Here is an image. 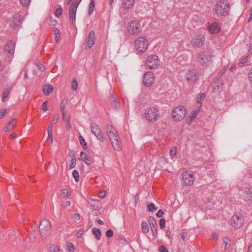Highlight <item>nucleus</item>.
I'll list each match as a JSON object with an SVG mask.
<instances>
[{"label":"nucleus","mask_w":252,"mask_h":252,"mask_svg":"<svg viewBox=\"0 0 252 252\" xmlns=\"http://www.w3.org/2000/svg\"><path fill=\"white\" fill-rule=\"evenodd\" d=\"M230 6L227 0H220L215 6L216 14L219 16H225L228 14Z\"/></svg>","instance_id":"f257e3e1"},{"label":"nucleus","mask_w":252,"mask_h":252,"mask_svg":"<svg viewBox=\"0 0 252 252\" xmlns=\"http://www.w3.org/2000/svg\"><path fill=\"white\" fill-rule=\"evenodd\" d=\"M187 111L186 108L182 106L175 107L172 112V116L176 121H181L186 116Z\"/></svg>","instance_id":"f03ea898"},{"label":"nucleus","mask_w":252,"mask_h":252,"mask_svg":"<svg viewBox=\"0 0 252 252\" xmlns=\"http://www.w3.org/2000/svg\"><path fill=\"white\" fill-rule=\"evenodd\" d=\"M145 116L147 120L154 122L158 119L159 117V112L157 108L150 107L146 110Z\"/></svg>","instance_id":"7ed1b4c3"},{"label":"nucleus","mask_w":252,"mask_h":252,"mask_svg":"<svg viewBox=\"0 0 252 252\" xmlns=\"http://www.w3.org/2000/svg\"><path fill=\"white\" fill-rule=\"evenodd\" d=\"M148 41L143 37H139L135 41L134 46L136 50L141 53L145 52L148 47Z\"/></svg>","instance_id":"20e7f679"},{"label":"nucleus","mask_w":252,"mask_h":252,"mask_svg":"<svg viewBox=\"0 0 252 252\" xmlns=\"http://www.w3.org/2000/svg\"><path fill=\"white\" fill-rule=\"evenodd\" d=\"M141 30V26L137 20L130 21L127 25V31L128 32L133 35L138 34Z\"/></svg>","instance_id":"39448f33"},{"label":"nucleus","mask_w":252,"mask_h":252,"mask_svg":"<svg viewBox=\"0 0 252 252\" xmlns=\"http://www.w3.org/2000/svg\"><path fill=\"white\" fill-rule=\"evenodd\" d=\"M211 54L208 51H203L198 54L197 61L202 66L207 65L211 61Z\"/></svg>","instance_id":"423d86ee"},{"label":"nucleus","mask_w":252,"mask_h":252,"mask_svg":"<svg viewBox=\"0 0 252 252\" xmlns=\"http://www.w3.org/2000/svg\"><path fill=\"white\" fill-rule=\"evenodd\" d=\"M244 221V217L241 214H234L231 220V223L232 226L235 228H241Z\"/></svg>","instance_id":"0eeeda50"},{"label":"nucleus","mask_w":252,"mask_h":252,"mask_svg":"<svg viewBox=\"0 0 252 252\" xmlns=\"http://www.w3.org/2000/svg\"><path fill=\"white\" fill-rule=\"evenodd\" d=\"M80 1H73L71 3L69 9V20L71 24H73L76 19V13L77 7Z\"/></svg>","instance_id":"6e6552de"},{"label":"nucleus","mask_w":252,"mask_h":252,"mask_svg":"<svg viewBox=\"0 0 252 252\" xmlns=\"http://www.w3.org/2000/svg\"><path fill=\"white\" fill-rule=\"evenodd\" d=\"M90 127L92 133L96 136L98 140L103 142L104 140L103 135L98 125L95 123H92Z\"/></svg>","instance_id":"1a4fd4ad"},{"label":"nucleus","mask_w":252,"mask_h":252,"mask_svg":"<svg viewBox=\"0 0 252 252\" xmlns=\"http://www.w3.org/2000/svg\"><path fill=\"white\" fill-rule=\"evenodd\" d=\"M147 66L150 69L156 68L159 64V60L157 55L149 56L146 61Z\"/></svg>","instance_id":"9d476101"},{"label":"nucleus","mask_w":252,"mask_h":252,"mask_svg":"<svg viewBox=\"0 0 252 252\" xmlns=\"http://www.w3.org/2000/svg\"><path fill=\"white\" fill-rule=\"evenodd\" d=\"M205 36L202 34H199L194 36L191 40V43L194 47H200L204 44Z\"/></svg>","instance_id":"9b49d317"},{"label":"nucleus","mask_w":252,"mask_h":252,"mask_svg":"<svg viewBox=\"0 0 252 252\" xmlns=\"http://www.w3.org/2000/svg\"><path fill=\"white\" fill-rule=\"evenodd\" d=\"M182 183L186 186H190L194 181L193 175L188 172H185L181 175Z\"/></svg>","instance_id":"f8f14e48"},{"label":"nucleus","mask_w":252,"mask_h":252,"mask_svg":"<svg viewBox=\"0 0 252 252\" xmlns=\"http://www.w3.org/2000/svg\"><path fill=\"white\" fill-rule=\"evenodd\" d=\"M154 74L151 71L147 72L143 76V82L146 86H150L155 82Z\"/></svg>","instance_id":"ddd939ff"},{"label":"nucleus","mask_w":252,"mask_h":252,"mask_svg":"<svg viewBox=\"0 0 252 252\" xmlns=\"http://www.w3.org/2000/svg\"><path fill=\"white\" fill-rule=\"evenodd\" d=\"M95 32L94 31H91L87 38L86 46L85 48L86 50H89L94 46L95 42Z\"/></svg>","instance_id":"4468645a"},{"label":"nucleus","mask_w":252,"mask_h":252,"mask_svg":"<svg viewBox=\"0 0 252 252\" xmlns=\"http://www.w3.org/2000/svg\"><path fill=\"white\" fill-rule=\"evenodd\" d=\"M187 80L189 83L194 82L198 78V72L195 69L189 70L186 74Z\"/></svg>","instance_id":"2eb2a0df"},{"label":"nucleus","mask_w":252,"mask_h":252,"mask_svg":"<svg viewBox=\"0 0 252 252\" xmlns=\"http://www.w3.org/2000/svg\"><path fill=\"white\" fill-rule=\"evenodd\" d=\"M51 227L50 222L47 220H43L39 225V230L41 234L48 230Z\"/></svg>","instance_id":"dca6fc26"},{"label":"nucleus","mask_w":252,"mask_h":252,"mask_svg":"<svg viewBox=\"0 0 252 252\" xmlns=\"http://www.w3.org/2000/svg\"><path fill=\"white\" fill-rule=\"evenodd\" d=\"M109 138L113 148L117 151L120 150L121 149V144L119 140L118 134H117V135L110 136Z\"/></svg>","instance_id":"f3484780"},{"label":"nucleus","mask_w":252,"mask_h":252,"mask_svg":"<svg viewBox=\"0 0 252 252\" xmlns=\"http://www.w3.org/2000/svg\"><path fill=\"white\" fill-rule=\"evenodd\" d=\"M209 32L211 34H216L220 31V27L217 22H214L210 25L208 28Z\"/></svg>","instance_id":"a211bd4d"},{"label":"nucleus","mask_w":252,"mask_h":252,"mask_svg":"<svg viewBox=\"0 0 252 252\" xmlns=\"http://www.w3.org/2000/svg\"><path fill=\"white\" fill-rule=\"evenodd\" d=\"M149 223L151 228L153 235L155 236H157L158 234V226L155 218L151 217H150L149 220Z\"/></svg>","instance_id":"6ab92c4d"},{"label":"nucleus","mask_w":252,"mask_h":252,"mask_svg":"<svg viewBox=\"0 0 252 252\" xmlns=\"http://www.w3.org/2000/svg\"><path fill=\"white\" fill-rule=\"evenodd\" d=\"M80 156L82 159L87 164L90 165L93 163V158L92 157L88 155L86 153L81 152Z\"/></svg>","instance_id":"aec40b11"},{"label":"nucleus","mask_w":252,"mask_h":252,"mask_svg":"<svg viewBox=\"0 0 252 252\" xmlns=\"http://www.w3.org/2000/svg\"><path fill=\"white\" fill-rule=\"evenodd\" d=\"M110 100L112 106L116 109H118L120 107V103L118 99L115 97L114 94L111 95Z\"/></svg>","instance_id":"412c9836"},{"label":"nucleus","mask_w":252,"mask_h":252,"mask_svg":"<svg viewBox=\"0 0 252 252\" xmlns=\"http://www.w3.org/2000/svg\"><path fill=\"white\" fill-rule=\"evenodd\" d=\"M15 48V43L12 41H9L5 46V51H7L10 54L14 53Z\"/></svg>","instance_id":"4be33fe9"},{"label":"nucleus","mask_w":252,"mask_h":252,"mask_svg":"<svg viewBox=\"0 0 252 252\" xmlns=\"http://www.w3.org/2000/svg\"><path fill=\"white\" fill-rule=\"evenodd\" d=\"M243 199L246 201L252 200V188H247L244 190Z\"/></svg>","instance_id":"5701e85b"},{"label":"nucleus","mask_w":252,"mask_h":252,"mask_svg":"<svg viewBox=\"0 0 252 252\" xmlns=\"http://www.w3.org/2000/svg\"><path fill=\"white\" fill-rule=\"evenodd\" d=\"M107 132L110 137V136L117 135V131L114 128L113 126L110 124H107L106 126Z\"/></svg>","instance_id":"b1692460"},{"label":"nucleus","mask_w":252,"mask_h":252,"mask_svg":"<svg viewBox=\"0 0 252 252\" xmlns=\"http://www.w3.org/2000/svg\"><path fill=\"white\" fill-rule=\"evenodd\" d=\"M123 7L125 9H129L131 8L134 4V0H122Z\"/></svg>","instance_id":"393cba45"},{"label":"nucleus","mask_w":252,"mask_h":252,"mask_svg":"<svg viewBox=\"0 0 252 252\" xmlns=\"http://www.w3.org/2000/svg\"><path fill=\"white\" fill-rule=\"evenodd\" d=\"M53 87L51 85H46L43 87V91L45 95H48L53 91Z\"/></svg>","instance_id":"a878e982"},{"label":"nucleus","mask_w":252,"mask_h":252,"mask_svg":"<svg viewBox=\"0 0 252 252\" xmlns=\"http://www.w3.org/2000/svg\"><path fill=\"white\" fill-rule=\"evenodd\" d=\"M93 233L95 235V238L99 240L100 239V237L101 235V230L97 228H94L92 229Z\"/></svg>","instance_id":"bb28decb"},{"label":"nucleus","mask_w":252,"mask_h":252,"mask_svg":"<svg viewBox=\"0 0 252 252\" xmlns=\"http://www.w3.org/2000/svg\"><path fill=\"white\" fill-rule=\"evenodd\" d=\"M141 229L143 233L144 234H146L149 232V228L148 223L145 221L142 222Z\"/></svg>","instance_id":"cd10ccee"},{"label":"nucleus","mask_w":252,"mask_h":252,"mask_svg":"<svg viewBox=\"0 0 252 252\" xmlns=\"http://www.w3.org/2000/svg\"><path fill=\"white\" fill-rule=\"evenodd\" d=\"M250 59V57L249 56H247L245 58H243L242 59H241L238 63L239 66L240 67H242L244 66L245 64H247L248 63Z\"/></svg>","instance_id":"c85d7f7f"},{"label":"nucleus","mask_w":252,"mask_h":252,"mask_svg":"<svg viewBox=\"0 0 252 252\" xmlns=\"http://www.w3.org/2000/svg\"><path fill=\"white\" fill-rule=\"evenodd\" d=\"M78 138H79L80 143L81 145V146H82L84 150L87 149L88 148L87 145V143L86 142L84 138V137L80 135L79 136Z\"/></svg>","instance_id":"c756f323"},{"label":"nucleus","mask_w":252,"mask_h":252,"mask_svg":"<svg viewBox=\"0 0 252 252\" xmlns=\"http://www.w3.org/2000/svg\"><path fill=\"white\" fill-rule=\"evenodd\" d=\"M95 6V1L94 0H91V3L89 5L88 14L89 15L92 14L94 11Z\"/></svg>","instance_id":"7c9ffc66"},{"label":"nucleus","mask_w":252,"mask_h":252,"mask_svg":"<svg viewBox=\"0 0 252 252\" xmlns=\"http://www.w3.org/2000/svg\"><path fill=\"white\" fill-rule=\"evenodd\" d=\"M67 104V100H63L61 104V110L63 117L65 115V108Z\"/></svg>","instance_id":"2f4dec72"},{"label":"nucleus","mask_w":252,"mask_h":252,"mask_svg":"<svg viewBox=\"0 0 252 252\" xmlns=\"http://www.w3.org/2000/svg\"><path fill=\"white\" fill-rule=\"evenodd\" d=\"M54 32L55 34V41L56 42H58L60 37H61V33L60 30L57 28L54 29Z\"/></svg>","instance_id":"473e14b6"},{"label":"nucleus","mask_w":252,"mask_h":252,"mask_svg":"<svg viewBox=\"0 0 252 252\" xmlns=\"http://www.w3.org/2000/svg\"><path fill=\"white\" fill-rule=\"evenodd\" d=\"M157 208L155 207V205L154 203H151L148 205L147 211H150L152 212H154L155 210H157Z\"/></svg>","instance_id":"72a5a7b5"},{"label":"nucleus","mask_w":252,"mask_h":252,"mask_svg":"<svg viewBox=\"0 0 252 252\" xmlns=\"http://www.w3.org/2000/svg\"><path fill=\"white\" fill-rule=\"evenodd\" d=\"M51 252H60V248L59 246L52 245L49 248Z\"/></svg>","instance_id":"f704fd0d"},{"label":"nucleus","mask_w":252,"mask_h":252,"mask_svg":"<svg viewBox=\"0 0 252 252\" xmlns=\"http://www.w3.org/2000/svg\"><path fill=\"white\" fill-rule=\"evenodd\" d=\"M71 164L69 165V168L72 169L74 168L76 165V160L75 157L74 155L72 156V158L70 161Z\"/></svg>","instance_id":"c9c22d12"},{"label":"nucleus","mask_w":252,"mask_h":252,"mask_svg":"<svg viewBox=\"0 0 252 252\" xmlns=\"http://www.w3.org/2000/svg\"><path fill=\"white\" fill-rule=\"evenodd\" d=\"M67 251L68 252H74L75 247L72 243L67 244Z\"/></svg>","instance_id":"e433bc0d"},{"label":"nucleus","mask_w":252,"mask_h":252,"mask_svg":"<svg viewBox=\"0 0 252 252\" xmlns=\"http://www.w3.org/2000/svg\"><path fill=\"white\" fill-rule=\"evenodd\" d=\"M205 97V93H201L199 94V96L197 97L196 102L198 103L201 104L202 100Z\"/></svg>","instance_id":"4c0bfd02"},{"label":"nucleus","mask_w":252,"mask_h":252,"mask_svg":"<svg viewBox=\"0 0 252 252\" xmlns=\"http://www.w3.org/2000/svg\"><path fill=\"white\" fill-rule=\"evenodd\" d=\"M71 88L73 90H76L78 88V83L75 79H73L71 83Z\"/></svg>","instance_id":"58836bf2"},{"label":"nucleus","mask_w":252,"mask_h":252,"mask_svg":"<svg viewBox=\"0 0 252 252\" xmlns=\"http://www.w3.org/2000/svg\"><path fill=\"white\" fill-rule=\"evenodd\" d=\"M72 176L74 178L75 181L78 182L79 180V172L77 170H74L72 172Z\"/></svg>","instance_id":"ea45409f"},{"label":"nucleus","mask_w":252,"mask_h":252,"mask_svg":"<svg viewBox=\"0 0 252 252\" xmlns=\"http://www.w3.org/2000/svg\"><path fill=\"white\" fill-rule=\"evenodd\" d=\"M70 194L67 189H63L61 190V195L63 197L68 196Z\"/></svg>","instance_id":"a19ab883"},{"label":"nucleus","mask_w":252,"mask_h":252,"mask_svg":"<svg viewBox=\"0 0 252 252\" xmlns=\"http://www.w3.org/2000/svg\"><path fill=\"white\" fill-rule=\"evenodd\" d=\"M70 117L69 116H68L67 119V121H66V130L68 131H70V129H71V125H70Z\"/></svg>","instance_id":"79ce46f5"},{"label":"nucleus","mask_w":252,"mask_h":252,"mask_svg":"<svg viewBox=\"0 0 252 252\" xmlns=\"http://www.w3.org/2000/svg\"><path fill=\"white\" fill-rule=\"evenodd\" d=\"M31 0H20V2L23 6H27L30 4Z\"/></svg>","instance_id":"37998d69"},{"label":"nucleus","mask_w":252,"mask_h":252,"mask_svg":"<svg viewBox=\"0 0 252 252\" xmlns=\"http://www.w3.org/2000/svg\"><path fill=\"white\" fill-rule=\"evenodd\" d=\"M62 11H63V10H62V7L57 8V9L56 10V11L55 12V14L56 17H60L62 13Z\"/></svg>","instance_id":"c03bdc74"},{"label":"nucleus","mask_w":252,"mask_h":252,"mask_svg":"<svg viewBox=\"0 0 252 252\" xmlns=\"http://www.w3.org/2000/svg\"><path fill=\"white\" fill-rule=\"evenodd\" d=\"M48 101H44L42 104V110L43 111H46L48 110V107L47 105Z\"/></svg>","instance_id":"a18cd8bd"},{"label":"nucleus","mask_w":252,"mask_h":252,"mask_svg":"<svg viewBox=\"0 0 252 252\" xmlns=\"http://www.w3.org/2000/svg\"><path fill=\"white\" fill-rule=\"evenodd\" d=\"M8 95V92L7 91H5L3 92L2 95V101L3 102L5 101V98L7 97Z\"/></svg>","instance_id":"49530a36"},{"label":"nucleus","mask_w":252,"mask_h":252,"mask_svg":"<svg viewBox=\"0 0 252 252\" xmlns=\"http://www.w3.org/2000/svg\"><path fill=\"white\" fill-rule=\"evenodd\" d=\"M197 116V113L195 111L192 112L191 113V115L189 116V120L190 122L192 121Z\"/></svg>","instance_id":"de8ad7c7"},{"label":"nucleus","mask_w":252,"mask_h":252,"mask_svg":"<svg viewBox=\"0 0 252 252\" xmlns=\"http://www.w3.org/2000/svg\"><path fill=\"white\" fill-rule=\"evenodd\" d=\"M165 221L164 219H161L160 220L159 225H160V227L161 229H163V228L165 227Z\"/></svg>","instance_id":"09e8293b"},{"label":"nucleus","mask_w":252,"mask_h":252,"mask_svg":"<svg viewBox=\"0 0 252 252\" xmlns=\"http://www.w3.org/2000/svg\"><path fill=\"white\" fill-rule=\"evenodd\" d=\"M160 252H169L168 249L164 246H161L159 248Z\"/></svg>","instance_id":"8fccbe9b"},{"label":"nucleus","mask_w":252,"mask_h":252,"mask_svg":"<svg viewBox=\"0 0 252 252\" xmlns=\"http://www.w3.org/2000/svg\"><path fill=\"white\" fill-rule=\"evenodd\" d=\"M113 231H112V229H109L108 230H107V231L106 232V235L107 237H111L113 236Z\"/></svg>","instance_id":"3c124183"},{"label":"nucleus","mask_w":252,"mask_h":252,"mask_svg":"<svg viewBox=\"0 0 252 252\" xmlns=\"http://www.w3.org/2000/svg\"><path fill=\"white\" fill-rule=\"evenodd\" d=\"M163 215V212L162 210H159L157 213L156 214V216L158 218L161 217Z\"/></svg>","instance_id":"603ef678"},{"label":"nucleus","mask_w":252,"mask_h":252,"mask_svg":"<svg viewBox=\"0 0 252 252\" xmlns=\"http://www.w3.org/2000/svg\"><path fill=\"white\" fill-rule=\"evenodd\" d=\"M11 123H8V124L5 126L4 130L5 132L8 131L11 129Z\"/></svg>","instance_id":"864d4df0"},{"label":"nucleus","mask_w":252,"mask_h":252,"mask_svg":"<svg viewBox=\"0 0 252 252\" xmlns=\"http://www.w3.org/2000/svg\"><path fill=\"white\" fill-rule=\"evenodd\" d=\"M6 113V109H4L0 111V119H1Z\"/></svg>","instance_id":"5fc2aeb1"},{"label":"nucleus","mask_w":252,"mask_h":252,"mask_svg":"<svg viewBox=\"0 0 252 252\" xmlns=\"http://www.w3.org/2000/svg\"><path fill=\"white\" fill-rule=\"evenodd\" d=\"M106 193L105 190L100 191L98 194L99 197L102 198H104L106 196Z\"/></svg>","instance_id":"6e6d98bb"},{"label":"nucleus","mask_w":252,"mask_h":252,"mask_svg":"<svg viewBox=\"0 0 252 252\" xmlns=\"http://www.w3.org/2000/svg\"><path fill=\"white\" fill-rule=\"evenodd\" d=\"M248 77L250 81L252 82V68L250 69L248 72Z\"/></svg>","instance_id":"4d7b16f0"},{"label":"nucleus","mask_w":252,"mask_h":252,"mask_svg":"<svg viewBox=\"0 0 252 252\" xmlns=\"http://www.w3.org/2000/svg\"><path fill=\"white\" fill-rule=\"evenodd\" d=\"M58 119L59 116L58 115L54 116L52 121L51 123H52L53 124H56L58 122Z\"/></svg>","instance_id":"13d9d810"},{"label":"nucleus","mask_w":252,"mask_h":252,"mask_svg":"<svg viewBox=\"0 0 252 252\" xmlns=\"http://www.w3.org/2000/svg\"><path fill=\"white\" fill-rule=\"evenodd\" d=\"M72 218L75 220H80V215L78 214H74L72 217Z\"/></svg>","instance_id":"bf43d9fd"},{"label":"nucleus","mask_w":252,"mask_h":252,"mask_svg":"<svg viewBox=\"0 0 252 252\" xmlns=\"http://www.w3.org/2000/svg\"><path fill=\"white\" fill-rule=\"evenodd\" d=\"M53 125V124L52 123H50L48 125V128H47V132L52 131Z\"/></svg>","instance_id":"052dcab7"},{"label":"nucleus","mask_w":252,"mask_h":252,"mask_svg":"<svg viewBox=\"0 0 252 252\" xmlns=\"http://www.w3.org/2000/svg\"><path fill=\"white\" fill-rule=\"evenodd\" d=\"M92 214L94 215V216H97L98 214H99V211L96 210V209H93L92 211Z\"/></svg>","instance_id":"680f3d73"},{"label":"nucleus","mask_w":252,"mask_h":252,"mask_svg":"<svg viewBox=\"0 0 252 252\" xmlns=\"http://www.w3.org/2000/svg\"><path fill=\"white\" fill-rule=\"evenodd\" d=\"M83 231L81 229L79 230L77 232V235L78 238H80L83 235Z\"/></svg>","instance_id":"e2e57ef3"},{"label":"nucleus","mask_w":252,"mask_h":252,"mask_svg":"<svg viewBox=\"0 0 252 252\" xmlns=\"http://www.w3.org/2000/svg\"><path fill=\"white\" fill-rule=\"evenodd\" d=\"M212 238L213 239V240H214L215 241L218 239V235L216 233H213L212 234Z\"/></svg>","instance_id":"0e129e2a"},{"label":"nucleus","mask_w":252,"mask_h":252,"mask_svg":"<svg viewBox=\"0 0 252 252\" xmlns=\"http://www.w3.org/2000/svg\"><path fill=\"white\" fill-rule=\"evenodd\" d=\"M187 233L186 232L184 231V232H182V233L181 234V237H182V239L183 240H185V238H186V237L187 236Z\"/></svg>","instance_id":"69168bd1"},{"label":"nucleus","mask_w":252,"mask_h":252,"mask_svg":"<svg viewBox=\"0 0 252 252\" xmlns=\"http://www.w3.org/2000/svg\"><path fill=\"white\" fill-rule=\"evenodd\" d=\"M223 242L225 244L226 246L227 245V244H229L230 245L228 242L230 241L229 239L228 238H224L223 239Z\"/></svg>","instance_id":"338daca9"},{"label":"nucleus","mask_w":252,"mask_h":252,"mask_svg":"<svg viewBox=\"0 0 252 252\" xmlns=\"http://www.w3.org/2000/svg\"><path fill=\"white\" fill-rule=\"evenodd\" d=\"M70 205V202L69 201H66L64 202L63 206L65 207H68Z\"/></svg>","instance_id":"774afa93"}]
</instances>
